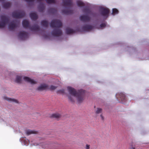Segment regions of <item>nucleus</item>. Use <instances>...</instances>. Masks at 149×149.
Returning <instances> with one entry per match:
<instances>
[{
  "instance_id": "f257e3e1",
  "label": "nucleus",
  "mask_w": 149,
  "mask_h": 149,
  "mask_svg": "<svg viewBox=\"0 0 149 149\" xmlns=\"http://www.w3.org/2000/svg\"><path fill=\"white\" fill-rule=\"evenodd\" d=\"M50 25L51 27L55 28L52 32V36H58L62 34V31L59 28L62 26V23L60 20L58 19L52 20Z\"/></svg>"
},
{
  "instance_id": "f03ea898",
  "label": "nucleus",
  "mask_w": 149,
  "mask_h": 149,
  "mask_svg": "<svg viewBox=\"0 0 149 149\" xmlns=\"http://www.w3.org/2000/svg\"><path fill=\"white\" fill-rule=\"evenodd\" d=\"M68 89L70 94L77 97L78 102L81 103L84 100V97L85 94V91L83 90H80L77 92L74 88L68 87Z\"/></svg>"
},
{
  "instance_id": "7ed1b4c3",
  "label": "nucleus",
  "mask_w": 149,
  "mask_h": 149,
  "mask_svg": "<svg viewBox=\"0 0 149 149\" xmlns=\"http://www.w3.org/2000/svg\"><path fill=\"white\" fill-rule=\"evenodd\" d=\"M1 21L0 22V28H4L9 21L8 17L5 15H1L0 17Z\"/></svg>"
},
{
  "instance_id": "20e7f679",
  "label": "nucleus",
  "mask_w": 149,
  "mask_h": 149,
  "mask_svg": "<svg viewBox=\"0 0 149 149\" xmlns=\"http://www.w3.org/2000/svg\"><path fill=\"white\" fill-rule=\"evenodd\" d=\"M116 97L119 102H123L126 101V98L125 94L122 93H117Z\"/></svg>"
},
{
  "instance_id": "39448f33",
  "label": "nucleus",
  "mask_w": 149,
  "mask_h": 149,
  "mask_svg": "<svg viewBox=\"0 0 149 149\" xmlns=\"http://www.w3.org/2000/svg\"><path fill=\"white\" fill-rule=\"evenodd\" d=\"M100 11L102 15L106 17V18L109 16V10L108 8L102 7L100 8Z\"/></svg>"
},
{
  "instance_id": "423d86ee",
  "label": "nucleus",
  "mask_w": 149,
  "mask_h": 149,
  "mask_svg": "<svg viewBox=\"0 0 149 149\" xmlns=\"http://www.w3.org/2000/svg\"><path fill=\"white\" fill-rule=\"evenodd\" d=\"M18 36L22 39H24L28 38V33L24 31H21L19 33Z\"/></svg>"
},
{
  "instance_id": "0eeeda50",
  "label": "nucleus",
  "mask_w": 149,
  "mask_h": 149,
  "mask_svg": "<svg viewBox=\"0 0 149 149\" xmlns=\"http://www.w3.org/2000/svg\"><path fill=\"white\" fill-rule=\"evenodd\" d=\"M80 20L83 22H89L90 20V18L88 16L81 15L79 17Z\"/></svg>"
},
{
  "instance_id": "6e6552de",
  "label": "nucleus",
  "mask_w": 149,
  "mask_h": 149,
  "mask_svg": "<svg viewBox=\"0 0 149 149\" xmlns=\"http://www.w3.org/2000/svg\"><path fill=\"white\" fill-rule=\"evenodd\" d=\"M63 6H65L71 7L72 2L71 0H63Z\"/></svg>"
},
{
  "instance_id": "1a4fd4ad",
  "label": "nucleus",
  "mask_w": 149,
  "mask_h": 149,
  "mask_svg": "<svg viewBox=\"0 0 149 149\" xmlns=\"http://www.w3.org/2000/svg\"><path fill=\"white\" fill-rule=\"evenodd\" d=\"M23 79L25 81L31 84H35L36 83V82L33 79H31L28 77H24Z\"/></svg>"
},
{
  "instance_id": "9d476101",
  "label": "nucleus",
  "mask_w": 149,
  "mask_h": 149,
  "mask_svg": "<svg viewBox=\"0 0 149 149\" xmlns=\"http://www.w3.org/2000/svg\"><path fill=\"white\" fill-rule=\"evenodd\" d=\"M62 13L64 14L69 15L72 14L73 11L69 8H66L65 9L62 10Z\"/></svg>"
},
{
  "instance_id": "9b49d317",
  "label": "nucleus",
  "mask_w": 149,
  "mask_h": 149,
  "mask_svg": "<svg viewBox=\"0 0 149 149\" xmlns=\"http://www.w3.org/2000/svg\"><path fill=\"white\" fill-rule=\"evenodd\" d=\"M17 24L14 23L13 22H10L8 24V28L11 30H13L17 27Z\"/></svg>"
},
{
  "instance_id": "f8f14e48",
  "label": "nucleus",
  "mask_w": 149,
  "mask_h": 149,
  "mask_svg": "<svg viewBox=\"0 0 149 149\" xmlns=\"http://www.w3.org/2000/svg\"><path fill=\"white\" fill-rule=\"evenodd\" d=\"M93 28V27L92 26L89 25H86L82 27V29L86 31H89L92 30Z\"/></svg>"
},
{
  "instance_id": "ddd939ff",
  "label": "nucleus",
  "mask_w": 149,
  "mask_h": 149,
  "mask_svg": "<svg viewBox=\"0 0 149 149\" xmlns=\"http://www.w3.org/2000/svg\"><path fill=\"white\" fill-rule=\"evenodd\" d=\"M61 116L60 114L57 113L52 114L50 117L51 118H55V119H58L60 118Z\"/></svg>"
},
{
  "instance_id": "4468645a",
  "label": "nucleus",
  "mask_w": 149,
  "mask_h": 149,
  "mask_svg": "<svg viewBox=\"0 0 149 149\" xmlns=\"http://www.w3.org/2000/svg\"><path fill=\"white\" fill-rule=\"evenodd\" d=\"M48 87V86L47 85L45 84H42L38 87L37 89L39 91L47 89Z\"/></svg>"
},
{
  "instance_id": "2eb2a0df",
  "label": "nucleus",
  "mask_w": 149,
  "mask_h": 149,
  "mask_svg": "<svg viewBox=\"0 0 149 149\" xmlns=\"http://www.w3.org/2000/svg\"><path fill=\"white\" fill-rule=\"evenodd\" d=\"M25 16V12L23 11H19L18 15L16 16L17 18H21Z\"/></svg>"
},
{
  "instance_id": "dca6fc26",
  "label": "nucleus",
  "mask_w": 149,
  "mask_h": 149,
  "mask_svg": "<svg viewBox=\"0 0 149 149\" xmlns=\"http://www.w3.org/2000/svg\"><path fill=\"white\" fill-rule=\"evenodd\" d=\"M22 24L23 27L24 28H26L30 27L29 26V22L26 20H23L22 22Z\"/></svg>"
},
{
  "instance_id": "f3484780",
  "label": "nucleus",
  "mask_w": 149,
  "mask_h": 149,
  "mask_svg": "<svg viewBox=\"0 0 149 149\" xmlns=\"http://www.w3.org/2000/svg\"><path fill=\"white\" fill-rule=\"evenodd\" d=\"M30 16L31 19L35 20L38 19V16L37 14L35 13H32L30 14Z\"/></svg>"
},
{
  "instance_id": "a211bd4d",
  "label": "nucleus",
  "mask_w": 149,
  "mask_h": 149,
  "mask_svg": "<svg viewBox=\"0 0 149 149\" xmlns=\"http://www.w3.org/2000/svg\"><path fill=\"white\" fill-rule=\"evenodd\" d=\"M38 9L40 12H43L45 9V6L44 4L43 3H41L38 6Z\"/></svg>"
},
{
  "instance_id": "6ab92c4d",
  "label": "nucleus",
  "mask_w": 149,
  "mask_h": 149,
  "mask_svg": "<svg viewBox=\"0 0 149 149\" xmlns=\"http://www.w3.org/2000/svg\"><path fill=\"white\" fill-rule=\"evenodd\" d=\"M30 29L32 30L39 31L40 29L39 27L37 25H34L29 27Z\"/></svg>"
},
{
  "instance_id": "aec40b11",
  "label": "nucleus",
  "mask_w": 149,
  "mask_h": 149,
  "mask_svg": "<svg viewBox=\"0 0 149 149\" xmlns=\"http://www.w3.org/2000/svg\"><path fill=\"white\" fill-rule=\"evenodd\" d=\"M22 76H17L15 81L17 83H21L22 82Z\"/></svg>"
},
{
  "instance_id": "412c9836",
  "label": "nucleus",
  "mask_w": 149,
  "mask_h": 149,
  "mask_svg": "<svg viewBox=\"0 0 149 149\" xmlns=\"http://www.w3.org/2000/svg\"><path fill=\"white\" fill-rule=\"evenodd\" d=\"M26 133L28 135H29L31 134H36L37 133V132L34 130H28L26 131Z\"/></svg>"
},
{
  "instance_id": "4be33fe9",
  "label": "nucleus",
  "mask_w": 149,
  "mask_h": 149,
  "mask_svg": "<svg viewBox=\"0 0 149 149\" xmlns=\"http://www.w3.org/2000/svg\"><path fill=\"white\" fill-rule=\"evenodd\" d=\"M75 31L73 30L72 29H70L69 28L67 29L66 30V33L68 34H70L74 33H75Z\"/></svg>"
},
{
  "instance_id": "5701e85b",
  "label": "nucleus",
  "mask_w": 149,
  "mask_h": 149,
  "mask_svg": "<svg viewBox=\"0 0 149 149\" xmlns=\"http://www.w3.org/2000/svg\"><path fill=\"white\" fill-rule=\"evenodd\" d=\"M41 24L43 26L47 27L48 26V23L47 21L43 20L41 22Z\"/></svg>"
},
{
  "instance_id": "b1692460",
  "label": "nucleus",
  "mask_w": 149,
  "mask_h": 149,
  "mask_svg": "<svg viewBox=\"0 0 149 149\" xmlns=\"http://www.w3.org/2000/svg\"><path fill=\"white\" fill-rule=\"evenodd\" d=\"M4 99L7 100V101H11L13 102H14L16 103H17L18 101L17 100L14 99H12L10 98H9L8 97H4Z\"/></svg>"
},
{
  "instance_id": "393cba45",
  "label": "nucleus",
  "mask_w": 149,
  "mask_h": 149,
  "mask_svg": "<svg viewBox=\"0 0 149 149\" xmlns=\"http://www.w3.org/2000/svg\"><path fill=\"white\" fill-rule=\"evenodd\" d=\"M11 6V4L9 2L5 3L3 5V7L5 8H9Z\"/></svg>"
},
{
  "instance_id": "a878e982",
  "label": "nucleus",
  "mask_w": 149,
  "mask_h": 149,
  "mask_svg": "<svg viewBox=\"0 0 149 149\" xmlns=\"http://www.w3.org/2000/svg\"><path fill=\"white\" fill-rule=\"evenodd\" d=\"M83 12L88 14H90L91 12V10L87 7H86L84 8Z\"/></svg>"
},
{
  "instance_id": "bb28decb",
  "label": "nucleus",
  "mask_w": 149,
  "mask_h": 149,
  "mask_svg": "<svg viewBox=\"0 0 149 149\" xmlns=\"http://www.w3.org/2000/svg\"><path fill=\"white\" fill-rule=\"evenodd\" d=\"M19 13V11H15L13 12L12 13V16L13 17L17 18V17L16 16H17L18 15V14Z\"/></svg>"
},
{
  "instance_id": "cd10ccee",
  "label": "nucleus",
  "mask_w": 149,
  "mask_h": 149,
  "mask_svg": "<svg viewBox=\"0 0 149 149\" xmlns=\"http://www.w3.org/2000/svg\"><path fill=\"white\" fill-rule=\"evenodd\" d=\"M77 5L80 7L84 6L85 5L84 3L82 2L79 1L77 2Z\"/></svg>"
},
{
  "instance_id": "c85d7f7f",
  "label": "nucleus",
  "mask_w": 149,
  "mask_h": 149,
  "mask_svg": "<svg viewBox=\"0 0 149 149\" xmlns=\"http://www.w3.org/2000/svg\"><path fill=\"white\" fill-rule=\"evenodd\" d=\"M118 11L116 8H113L112 9V14L113 15H115V14H118Z\"/></svg>"
},
{
  "instance_id": "c756f323",
  "label": "nucleus",
  "mask_w": 149,
  "mask_h": 149,
  "mask_svg": "<svg viewBox=\"0 0 149 149\" xmlns=\"http://www.w3.org/2000/svg\"><path fill=\"white\" fill-rule=\"evenodd\" d=\"M45 1L47 3L49 4L55 3L56 2L55 0H45Z\"/></svg>"
},
{
  "instance_id": "7c9ffc66",
  "label": "nucleus",
  "mask_w": 149,
  "mask_h": 149,
  "mask_svg": "<svg viewBox=\"0 0 149 149\" xmlns=\"http://www.w3.org/2000/svg\"><path fill=\"white\" fill-rule=\"evenodd\" d=\"M49 10L54 14L56 13L57 12V10L56 9L53 8H50Z\"/></svg>"
},
{
  "instance_id": "2f4dec72",
  "label": "nucleus",
  "mask_w": 149,
  "mask_h": 149,
  "mask_svg": "<svg viewBox=\"0 0 149 149\" xmlns=\"http://www.w3.org/2000/svg\"><path fill=\"white\" fill-rule=\"evenodd\" d=\"M57 88V86H54L53 85H51L49 87L50 90H54L56 89Z\"/></svg>"
},
{
  "instance_id": "473e14b6",
  "label": "nucleus",
  "mask_w": 149,
  "mask_h": 149,
  "mask_svg": "<svg viewBox=\"0 0 149 149\" xmlns=\"http://www.w3.org/2000/svg\"><path fill=\"white\" fill-rule=\"evenodd\" d=\"M106 25L107 23L106 22L102 23L100 25V27L101 29H102L103 28L105 27L106 26Z\"/></svg>"
},
{
  "instance_id": "72a5a7b5",
  "label": "nucleus",
  "mask_w": 149,
  "mask_h": 149,
  "mask_svg": "<svg viewBox=\"0 0 149 149\" xmlns=\"http://www.w3.org/2000/svg\"><path fill=\"white\" fill-rule=\"evenodd\" d=\"M102 111V109L101 108H98L96 112V113L97 114H99L101 113Z\"/></svg>"
},
{
  "instance_id": "f704fd0d",
  "label": "nucleus",
  "mask_w": 149,
  "mask_h": 149,
  "mask_svg": "<svg viewBox=\"0 0 149 149\" xmlns=\"http://www.w3.org/2000/svg\"><path fill=\"white\" fill-rule=\"evenodd\" d=\"M68 98L69 99V100L71 102H74V99L72 97L71 95H68Z\"/></svg>"
},
{
  "instance_id": "c9c22d12",
  "label": "nucleus",
  "mask_w": 149,
  "mask_h": 149,
  "mask_svg": "<svg viewBox=\"0 0 149 149\" xmlns=\"http://www.w3.org/2000/svg\"><path fill=\"white\" fill-rule=\"evenodd\" d=\"M25 1L28 2L33 3L35 0H25Z\"/></svg>"
},
{
  "instance_id": "e433bc0d",
  "label": "nucleus",
  "mask_w": 149,
  "mask_h": 149,
  "mask_svg": "<svg viewBox=\"0 0 149 149\" xmlns=\"http://www.w3.org/2000/svg\"><path fill=\"white\" fill-rule=\"evenodd\" d=\"M64 90H60L58 91H57V92L58 93H64Z\"/></svg>"
},
{
  "instance_id": "4c0bfd02",
  "label": "nucleus",
  "mask_w": 149,
  "mask_h": 149,
  "mask_svg": "<svg viewBox=\"0 0 149 149\" xmlns=\"http://www.w3.org/2000/svg\"><path fill=\"white\" fill-rule=\"evenodd\" d=\"M90 146L89 145L86 144V149H89Z\"/></svg>"
},
{
  "instance_id": "58836bf2",
  "label": "nucleus",
  "mask_w": 149,
  "mask_h": 149,
  "mask_svg": "<svg viewBox=\"0 0 149 149\" xmlns=\"http://www.w3.org/2000/svg\"><path fill=\"white\" fill-rule=\"evenodd\" d=\"M35 1H36L38 2H40L43 1H44V0H35Z\"/></svg>"
},
{
  "instance_id": "ea45409f",
  "label": "nucleus",
  "mask_w": 149,
  "mask_h": 149,
  "mask_svg": "<svg viewBox=\"0 0 149 149\" xmlns=\"http://www.w3.org/2000/svg\"><path fill=\"white\" fill-rule=\"evenodd\" d=\"M100 116L101 118L102 119V120H104V118L103 116H102V114L100 115Z\"/></svg>"
},
{
  "instance_id": "a19ab883",
  "label": "nucleus",
  "mask_w": 149,
  "mask_h": 149,
  "mask_svg": "<svg viewBox=\"0 0 149 149\" xmlns=\"http://www.w3.org/2000/svg\"><path fill=\"white\" fill-rule=\"evenodd\" d=\"M4 0H0V1H4Z\"/></svg>"
}]
</instances>
